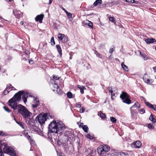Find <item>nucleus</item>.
<instances>
[{
    "label": "nucleus",
    "mask_w": 156,
    "mask_h": 156,
    "mask_svg": "<svg viewBox=\"0 0 156 156\" xmlns=\"http://www.w3.org/2000/svg\"><path fill=\"white\" fill-rule=\"evenodd\" d=\"M64 126L63 124L53 121L49 125V129L52 133L60 134L63 131Z\"/></svg>",
    "instance_id": "obj_1"
},
{
    "label": "nucleus",
    "mask_w": 156,
    "mask_h": 156,
    "mask_svg": "<svg viewBox=\"0 0 156 156\" xmlns=\"http://www.w3.org/2000/svg\"><path fill=\"white\" fill-rule=\"evenodd\" d=\"M18 112L21 114L24 118L30 119L32 113L29 112L24 106L21 105H18Z\"/></svg>",
    "instance_id": "obj_2"
},
{
    "label": "nucleus",
    "mask_w": 156,
    "mask_h": 156,
    "mask_svg": "<svg viewBox=\"0 0 156 156\" xmlns=\"http://www.w3.org/2000/svg\"><path fill=\"white\" fill-rule=\"evenodd\" d=\"M4 146L3 148V151L5 153H6L10 156H17L16 151L12 147L8 145L5 143H3L2 147Z\"/></svg>",
    "instance_id": "obj_3"
},
{
    "label": "nucleus",
    "mask_w": 156,
    "mask_h": 156,
    "mask_svg": "<svg viewBox=\"0 0 156 156\" xmlns=\"http://www.w3.org/2000/svg\"><path fill=\"white\" fill-rule=\"evenodd\" d=\"M110 150L109 146L106 144L101 145L99 146L97 149L98 154L100 155L105 152L109 151Z\"/></svg>",
    "instance_id": "obj_4"
},
{
    "label": "nucleus",
    "mask_w": 156,
    "mask_h": 156,
    "mask_svg": "<svg viewBox=\"0 0 156 156\" xmlns=\"http://www.w3.org/2000/svg\"><path fill=\"white\" fill-rule=\"evenodd\" d=\"M47 114L46 113H41L38 115L36 118V120L40 124H43L44 123L46 120Z\"/></svg>",
    "instance_id": "obj_5"
},
{
    "label": "nucleus",
    "mask_w": 156,
    "mask_h": 156,
    "mask_svg": "<svg viewBox=\"0 0 156 156\" xmlns=\"http://www.w3.org/2000/svg\"><path fill=\"white\" fill-rule=\"evenodd\" d=\"M120 97L124 103L127 104H129L131 103V101L129 99V96L126 92L122 91Z\"/></svg>",
    "instance_id": "obj_6"
},
{
    "label": "nucleus",
    "mask_w": 156,
    "mask_h": 156,
    "mask_svg": "<svg viewBox=\"0 0 156 156\" xmlns=\"http://www.w3.org/2000/svg\"><path fill=\"white\" fill-rule=\"evenodd\" d=\"M16 102L15 98H12L8 102V105L13 109L16 110L18 108V105Z\"/></svg>",
    "instance_id": "obj_7"
},
{
    "label": "nucleus",
    "mask_w": 156,
    "mask_h": 156,
    "mask_svg": "<svg viewBox=\"0 0 156 156\" xmlns=\"http://www.w3.org/2000/svg\"><path fill=\"white\" fill-rule=\"evenodd\" d=\"M58 38L59 40L62 43H65L68 41V37L65 34L59 33L58 35Z\"/></svg>",
    "instance_id": "obj_8"
},
{
    "label": "nucleus",
    "mask_w": 156,
    "mask_h": 156,
    "mask_svg": "<svg viewBox=\"0 0 156 156\" xmlns=\"http://www.w3.org/2000/svg\"><path fill=\"white\" fill-rule=\"evenodd\" d=\"M66 137H63L62 139H59L57 141V143L59 145H61L62 144L63 145H66V143L68 142V140H69V139H66Z\"/></svg>",
    "instance_id": "obj_9"
},
{
    "label": "nucleus",
    "mask_w": 156,
    "mask_h": 156,
    "mask_svg": "<svg viewBox=\"0 0 156 156\" xmlns=\"http://www.w3.org/2000/svg\"><path fill=\"white\" fill-rule=\"evenodd\" d=\"M108 156H117V155L118 156L119 155L120 156H128V154L125 152H122L116 153L115 152V154L114 153H109L108 154Z\"/></svg>",
    "instance_id": "obj_10"
},
{
    "label": "nucleus",
    "mask_w": 156,
    "mask_h": 156,
    "mask_svg": "<svg viewBox=\"0 0 156 156\" xmlns=\"http://www.w3.org/2000/svg\"><path fill=\"white\" fill-rule=\"evenodd\" d=\"M141 144L139 141L134 142L131 144L132 147L136 148H139L141 146Z\"/></svg>",
    "instance_id": "obj_11"
},
{
    "label": "nucleus",
    "mask_w": 156,
    "mask_h": 156,
    "mask_svg": "<svg viewBox=\"0 0 156 156\" xmlns=\"http://www.w3.org/2000/svg\"><path fill=\"white\" fill-rule=\"evenodd\" d=\"M22 91H20L16 93L13 98H15L16 101H19L21 99Z\"/></svg>",
    "instance_id": "obj_12"
},
{
    "label": "nucleus",
    "mask_w": 156,
    "mask_h": 156,
    "mask_svg": "<svg viewBox=\"0 0 156 156\" xmlns=\"http://www.w3.org/2000/svg\"><path fill=\"white\" fill-rule=\"evenodd\" d=\"M21 96H22V98L24 103H26L27 101V98L28 97V94L27 92L22 91L21 93Z\"/></svg>",
    "instance_id": "obj_13"
},
{
    "label": "nucleus",
    "mask_w": 156,
    "mask_h": 156,
    "mask_svg": "<svg viewBox=\"0 0 156 156\" xmlns=\"http://www.w3.org/2000/svg\"><path fill=\"white\" fill-rule=\"evenodd\" d=\"M146 74H145V75L143 78L144 80L145 83L148 84H151L153 82V80H150V79L146 78Z\"/></svg>",
    "instance_id": "obj_14"
},
{
    "label": "nucleus",
    "mask_w": 156,
    "mask_h": 156,
    "mask_svg": "<svg viewBox=\"0 0 156 156\" xmlns=\"http://www.w3.org/2000/svg\"><path fill=\"white\" fill-rule=\"evenodd\" d=\"M83 23L85 25H87L90 28H93V23H92V22L88 20H84L83 21Z\"/></svg>",
    "instance_id": "obj_15"
},
{
    "label": "nucleus",
    "mask_w": 156,
    "mask_h": 156,
    "mask_svg": "<svg viewBox=\"0 0 156 156\" xmlns=\"http://www.w3.org/2000/svg\"><path fill=\"white\" fill-rule=\"evenodd\" d=\"M44 17V15L41 14L37 15L35 18V20L36 21H39L40 23H42V20Z\"/></svg>",
    "instance_id": "obj_16"
},
{
    "label": "nucleus",
    "mask_w": 156,
    "mask_h": 156,
    "mask_svg": "<svg viewBox=\"0 0 156 156\" xmlns=\"http://www.w3.org/2000/svg\"><path fill=\"white\" fill-rule=\"evenodd\" d=\"M39 105V101L37 99H34L33 101V104L32 105V106L34 108H37Z\"/></svg>",
    "instance_id": "obj_17"
},
{
    "label": "nucleus",
    "mask_w": 156,
    "mask_h": 156,
    "mask_svg": "<svg viewBox=\"0 0 156 156\" xmlns=\"http://www.w3.org/2000/svg\"><path fill=\"white\" fill-rule=\"evenodd\" d=\"M145 42L148 44L152 43L155 42V40L153 38H149L145 40Z\"/></svg>",
    "instance_id": "obj_18"
},
{
    "label": "nucleus",
    "mask_w": 156,
    "mask_h": 156,
    "mask_svg": "<svg viewBox=\"0 0 156 156\" xmlns=\"http://www.w3.org/2000/svg\"><path fill=\"white\" fill-rule=\"evenodd\" d=\"M74 136L73 131H68L66 132L65 134V136Z\"/></svg>",
    "instance_id": "obj_19"
},
{
    "label": "nucleus",
    "mask_w": 156,
    "mask_h": 156,
    "mask_svg": "<svg viewBox=\"0 0 156 156\" xmlns=\"http://www.w3.org/2000/svg\"><path fill=\"white\" fill-rule=\"evenodd\" d=\"M56 47L57 50V51L61 56L62 55V50L60 46L59 45H57Z\"/></svg>",
    "instance_id": "obj_20"
},
{
    "label": "nucleus",
    "mask_w": 156,
    "mask_h": 156,
    "mask_svg": "<svg viewBox=\"0 0 156 156\" xmlns=\"http://www.w3.org/2000/svg\"><path fill=\"white\" fill-rule=\"evenodd\" d=\"M121 65L123 69L125 71H128V69L127 67L124 64V62H122Z\"/></svg>",
    "instance_id": "obj_21"
},
{
    "label": "nucleus",
    "mask_w": 156,
    "mask_h": 156,
    "mask_svg": "<svg viewBox=\"0 0 156 156\" xmlns=\"http://www.w3.org/2000/svg\"><path fill=\"white\" fill-rule=\"evenodd\" d=\"M101 0H96L94 3L93 5L94 6H96L98 5H100L102 3Z\"/></svg>",
    "instance_id": "obj_22"
},
{
    "label": "nucleus",
    "mask_w": 156,
    "mask_h": 156,
    "mask_svg": "<svg viewBox=\"0 0 156 156\" xmlns=\"http://www.w3.org/2000/svg\"><path fill=\"white\" fill-rule=\"evenodd\" d=\"M98 115L101 118H105L106 116L104 113H102L101 112H99L98 113Z\"/></svg>",
    "instance_id": "obj_23"
},
{
    "label": "nucleus",
    "mask_w": 156,
    "mask_h": 156,
    "mask_svg": "<svg viewBox=\"0 0 156 156\" xmlns=\"http://www.w3.org/2000/svg\"><path fill=\"white\" fill-rule=\"evenodd\" d=\"M149 119L153 123H154L156 122V119H154L153 116L151 115L149 118Z\"/></svg>",
    "instance_id": "obj_24"
},
{
    "label": "nucleus",
    "mask_w": 156,
    "mask_h": 156,
    "mask_svg": "<svg viewBox=\"0 0 156 156\" xmlns=\"http://www.w3.org/2000/svg\"><path fill=\"white\" fill-rule=\"evenodd\" d=\"M16 122L21 127L23 128H24V124L22 122H18L15 120Z\"/></svg>",
    "instance_id": "obj_25"
},
{
    "label": "nucleus",
    "mask_w": 156,
    "mask_h": 156,
    "mask_svg": "<svg viewBox=\"0 0 156 156\" xmlns=\"http://www.w3.org/2000/svg\"><path fill=\"white\" fill-rule=\"evenodd\" d=\"M28 140L30 142L31 146H33L34 144V141L31 138V137H27Z\"/></svg>",
    "instance_id": "obj_26"
},
{
    "label": "nucleus",
    "mask_w": 156,
    "mask_h": 156,
    "mask_svg": "<svg viewBox=\"0 0 156 156\" xmlns=\"http://www.w3.org/2000/svg\"><path fill=\"white\" fill-rule=\"evenodd\" d=\"M77 87L80 89V93L82 94H83L84 93L83 89L84 87L83 86H80L79 85L77 86Z\"/></svg>",
    "instance_id": "obj_27"
},
{
    "label": "nucleus",
    "mask_w": 156,
    "mask_h": 156,
    "mask_svg": "<svg viewBox=\"0 0 156 156\" xmlns=\"http://www.w3.org/2000/svg\"><path fill=\"white\" fill-rule=\"evenodd\" d=\"M82 128L85 132H87L89 129L87 125H84Z\"/></svg>",
    "instance_id": "obj_28"
},
{
    "label": "nucleus",
    "mask_w": 156,
    "mask_h": 156,
    "mask_svg": "<svg viewBox=\"0 0 156 156\" xmlns=\"http://www.w3.org/2000/svg\"><path fill=\"white\" fill-rule=\"evenodd\" d=\"M140 107V105L138 103H135L132 107L130 108V109H131L132 108H139Z\"/></svg>",
    "instance_id": "obj_29"
},
{
    "label": "nucleus",
    "mask_w": 156,
    "mask_h": 156,
    "mask_svg": "<svg viewBox=\"0 0 156 156\" xmlns=\"http://www.w3.org/2000/svg\"><path fill=\"white\" fill-rule=\"evenodd\" d=\"M6 88H8V90H10V91L12 90H15V89L11 85H8Z\"/></svg>",
    "instance_id": "obj_30"
},
{
    "label": "nucleus",
    "mask_w": 156,
    "mask_h": 156,
    "mask_svg": "<svg viewBox=\"0 0 156 156\" xmlns=\"http://www.w3.org/2000/svg\"><path fill=\"white\" fill-rule=\"evenodd\" d=\"M8 89V88H6V89L2 92V94L4 95H6L8 94L10 91V90H9Z\"/></svg>",
    "instance_id": "obj_31"
},
{
    "label": "nucleus",
    "mask_w": 156,
    "mask_h": 156,
    "mask_svg": "<svg viewBox=\"0 0 156 156\" xmlns=\"http://www.w3.org/2000/svg\"><path fill=\"white\" fill-rule=\"evenodd\" d=\"M66 13L68 16L69 18H71L72 20V14L69 12H68L67 11H66Z\"/></svg>",
    "instance_id": "obj_32"
},
{
    "label": "nucleus",
    "mask_w": 156,
    "mask_h": 156,
    "mask_svg": "<svg viewBox=\"0 0 156 156\" xmlns=\"http://www.w3.org/2000/svg\"><path fill=\"white\" fill-rule=\"evenodd\" d=\"M110 119L111 121L113 123H115L116 122V119L113 116L111 117Z\"/></svg>",
    "instance_id": "obj_33"
},
{
    "label": "nucleus",
    "mask_w": 156,
    "mask_h": 156,
    "mask_svg": "<svg viewBox=\"0 0 156 156\" xmlns=\"http://www.w3.org/2000/svg\"><path fill=\"white\" fill-rule=\"evenodd\" d=\"M56 90L57 93L59 94H62L63 93V92L61 90V89L59 88V87H58L57 88Z\"/></svg>",
    "instance_id": "obj_34"
},
{
    "label": "nucleus",
    "mask_w": 156,
    "mask_h": 156,
    "mask_svg": "<svg viewBox=\"0 0 156 156\" xmlns=\"http://www.w3.org/2000/svg\"><path fill=\"white\" fill-rule=\"evenodd\" d=\"M59 86H58L57 84L55 82L54 84L53 85V87L54 89H53V91H55L56 89Z\"/></svg>",
    "instance_id": "obj_35"
},
{
    "label": "nucleus",
    "mask_w": 156,
    "mask_h": 156,
    "mask_svg": "<svg viewBox=\"0 0 156 156\" xmlns=\"http://www.w3.org/2000/svg\"><path fill=\"white\" fill-rule=\"evenodd\" d=\"M51 44L52 45H54L55 44V42L54 41V38L52 37L51 40Z\"/></svg>",
    "instance_id": "obj_36"
},
{
    "label": "nucleus",
    "mask_w": 156,
    "mask_h": 156,
    "mask_svg": "<svg viewBox=\"0 0 156 156\" xmlns=\"http://www.w3.org/2000/svg\"><path fill=\"white\" fill-rule=\"evenodd\" d=\"M3 143H2V142L0 140V155H1L2 152V147Z\"/></svg>",
    "instance_id": "obj_37"
},
{
    "label": "nucleus",
    "mask_w": 156,
    "mask_h": 156,
    "mask_svg": "<svg viewBox=\"0 0 156 156\" xmlns=\"http://www.w3.org/2000/svg\"><path fill=\"white\" fill-rule=\"evenodd\" d=\"M67 95L68 98H71L72 97V94L71 92H69L67 93Z\"/></svg>",
    "instance_id": "obj_38"
},
{
    "label": "nucleus",
    "mask_w": 156,
    "mask_h": 156,
    "mask_svg": "<svg viewBox=\"0 0 156 156\" xmlns=\"http://www.w3.org/2000/svg\"><path fill=\"white\" fill-rule=\"evenodd\" d=\"M3 108L6 111L8 112H11V110L7 107L4 106L3 107Z\"/></svg>",
    "instance_id": "obj_39"
},
{
    "label": "nucleus",
    "mask_w": 156,
    "mask_h": 156,
    "mask_svg": "<svg viewBox=\"0 0 156 156\" xmlns=\"http://www.w3.org/2000/svg\"><path fill=\"white\" fill-rule=\"evenodd\" d=\"M141 57H142L144 58V60H147L148 59V57L146 56V55L144 53H143V55H141Z\"/></svg>",
    "instance_id": "obj_40"
},
{
    "label": "nucleus",
    "mask_w": 156,
    "mask_h": 156,
    "mask_svg": "<svg viewBox=\"0 0 156 156\" xmlns=\"http://www.w3.org/2000/svg\"><path fill=\"white\" fill-rule=\"evenodd\" d=\"M125 1L127 2H131L132 3H136V2L134 0H125Z\"/></svg>",
    "instance_id": "obj_41"
},
{
    "label": "nucleus",
    "mask_w": 156,
    "mask_h": 156,
    "mask_svg": "<svg viewBox=\"0 0 156 156\" xmlns=\"http://www.w3.org/2000/svg\"><path fill=\"white\" fill-rule=\"evenodd\" d=\"M148 127L149 129H153L154 128V127L153 125L151 123H149L148 125Z\"/></svg>",
    "instance_id": "obj_42"
},
{
    "label": "nucleus",
    "mask_w": 156,
    "mask_h": 156,
    "mask_svg": "<svg viewBox=\"0 0 156 156\" xmlns=\"http://www.w3.org/2000/svg\"><path fill=\"white\" fill-rule=\"evenodd\" d=\"M7 136V134L3 133L2 131H0V136Z\"/></svg>",
    "instance_id": "obj_43"
},
{
    "label": "nucleus",
    "mask_w": 156,
    "mask_h": 156,
    "mask_svg": "<svg viewBox=\"0 0 156 156\" xmlns=\"http://www.w3.org/2000/svg\"><path fill=\"white\" fill-rule=\"evenodd\" d=\"M151 108H152L154 110L156 111V105H152V106L150 107Z\"/></svg>",
    "instance_id": "obj_44"
},
{
    "label": "nucleus",
    "mask_w": 156,
    "mask_h": 156,
    "mask_svg": "<svg viewBox=\"0 0 156 156\" xmlns=\"http://www.w3.org/2000/svg\"><path fill=\"white\" fill-rule=\"evenodd\" d=\"M109 20L111 21L112 22H114L115 20V18L113 17H110L109 18Z\"/></svg>",
    "instance_id": "obj_45"
},
{
    "label": "nucleus",
    "mask_w": 156,
    "mask_h": 156,
    "mask_svg": "<svg viewBox=\"0 0 156 156\" xmlns=\"http://www.w3.org/2000/svg\"><path fill=\"white\" fill-rule=\"evenodd\" d=\"M75 106L77 108H80L81 107V105L80 103H78L75 104Z\"/></svg>",
    "instance_id": "obj_46"
},
{
    "label": "nucleus",
    "mask_w": 156,
    "mask_h": 156,
    "mask_svg": "<svg viewBox=\"0 0 156 156\" xmlns=\"http://www.w3.org/2000/svg\"><path fill=\"white\" fill-rule=\"evenodd\" d=\"M140 111L141 114H143L145 112V111L143 109H140Z\"/></svg>",
    "instance_id": "obj_47"
},
{
    "label": "nucleus",
    "mask_w": 156,
    "mask_h": 156,
    "mask_svg": "<svg viewBox=\"0 0 156 156\" xmlns=\"http://www.w3.org/2000/svg\"><path fill=\"white\" fill-rule=\"evenodd\" d=\"M114 49H115L114 47H113L112 48H111L109 50V52L110 53H112V52H113V51L114 50Z\"/></svg>",
    "instance_id": "obj_48"
},
{
    "label": "nucleus",
    "mask_w": 156,
    "mask_h": 156,
    "mask_svg": "<svg viewBox=\"0 0 156 156\" xmlns=\"http://www.w3.org/2000/svg\"><path fill=\"white\" fill-rule=\"evenodd\" d=\"M112 90V88L111 87H109V88H108V90H109V92L111 93V94L112 95V92H113V90Z\"/></svg>",
    "instance_id": "obj_49"
},
{
    "label": "nucleus",
    "mask_w": 156,
    "mask_h": 156,
    "mask_svg": "<svg viewBox=\"0 0 156 156\" xmlns=\"http://www.w3.org/2000/svg\"><path fill=\"white\" fill-rule=\"evenodd\" d=\"M53 78L55 80H58L59 79V77L57 76H53Z\"/></svg>",
    "instance_id": "obj_50"
},
{
    "label": "nucleus",
    "mask_w": 156,
    "mask_h": 156,
    "mask_svg": "<svg viewBox=\"0 0 156 156\" xmlns=\"http://www.w3.org/2000/svg\"><path fill=\"white\" fill-rule=\"evenodd\" d=\"M85 110V108L83 107H82L80 109V111L81 112H83Z\"/></svg>",
    "instance_id": "obj_51"
},
{
    "label": "nucleus",
    "mask_w": 156,
    "mask_h": 156,
    "mask_svg": "<svg viewBox=\"0 0 156 156\" xmlns=\"http://www.w3.org/2000/svg\"><path fill=\"white\" fill-rule=\"evenodd\" d=\"M146 105L148 106L150 108V107L152 106V104H151L149 102H146Z\"/></svg>",
    "instance_id": "obj_52"
},
{
    "label": "nucleus",
    "mask_w": 156,
    "mask_h": 156,
    "mask_svg": "<svg viewBox=\"0 0 156 156\" xmlns=\"http://www.w3.org/2000/svg\"><path fill=\"white\" fill-rule=\"evenodd\" d=\"M112 96H111V99L113 100L115 98V94L114 93L113 94H112V95L111 94Z\"/></svg>",
    "instance_id": "obj_53"
},
{
    "label": "nucleus",
    "mask_w": 156,
    "mask_h": 156,
    "mask_svg": "<svg viewBox=\"0 0 156 156\" xmlns=\"http://www.w3.org/2000/svg\"><path fill=\"white\" fill-rule=\"evenodd\" d=\"M79 127H80V128L81 127L82 128L84 126V125H83V124L82 123H80V124H79Z\"/></svg>",
    "instance_id": "obj_54"
},
{
    "label": "nucleus",
    "mask_w": 156,
    "mask_h": 156,
    "mask_svg": "<svg viewBox=\"0 0 156 156\" xmlns=\"http://www.w3.org/2000/svg\"><path fill=\"white\" fill-rule=\"evenodd\" d=\"M137 52L139 53L140 55V56L141 57V55H142L144 53H142L141 51L140 50H138L137 51Z\"/></svg>",
    "instance_id": "obj_55"
},
{
    "label": "nucleus",
    "mask_w": 156,
    "mask_h": 156,
    "mask_svg": "<svg viewBox=\"0 0 156 156\" xmlns=\"http://www.w3.org/2000/svg\"><path fill=\"white\" fill-rule=\"evenodd\" d=\"M24 133H27V135H26V136H30L28 134V133H27V131H24Z\"/></svg>",
    "instance_id": "obj_56"
},
{
    "label": "nucleus",
    "mask_w": 156,
    "mask_h": 156,
    "mask_svg": "<svg viewBox=\"0 0 156 156\" xmlns=\"http://www.w3.org/2000/svg\"><path fill=\"white\" fill-rule=\"evenodd\" d=\"M87 156H94L93 155H92V153H90L89 154H88L87 155Z\"/></svg>",
    "instance_id": "obj_57"
},
{
    "label": "nucleus",
    "mask_w": 156,
    "mask_h": 156,
    "mask_svg": "<svg viewBox=\"0 0 156 156\" xmlns=\"http://www.w3.org/2000/svg\"><path fill=\"white\" fill-rule=\"evenodd\" d=\"M153 69L154 72H156V66L153 68Z\"/></svg>",
    "instance_id": "obj_58"
},
{
    "label": "nucleus",
    "mask_w": 156,
    "mask_h": 156,
    "mask_svg": "<svg viewBox=\"0 0 156 156\" xmlns=\"http://www.w3.org/2000/svg\"><path fill=\"white\" fill-rule=\"evenodd\" d=\"M48 138L50 140H51V141L53 142H54V141H53V140H52V137H48Z\"/></svg>",
    "instance_id": "obj_59"
},
{
    "label": "nucleus",
    "mask_w": 156,
    "mask_h": 156,
    "mask_svg": "<svg viewBox=\"0 0 156 156\" xmlns=\"http://www.w3.org/2000/svg\"><path fill=\"white\" fill-rule=\"evenodd\" d=\"M29 63L30 64H32L33 63V62L32 60H29Z\"/></svg>",
    "instance_id": "obj_60"
},
{
    "label": "nucleus",
    "mask_w": 156,
    "mask_h": 156,
    "mask_svg": "<svg viewBox=\"0 0 156 156\" xmlns=\"http://www.w3.org/2000/svg\"><path fill=\"white\" fill-rule=\"evenodd\" d=\"M49 0V4H51V3L53 1V0Z\"/></svg>",
    "instance_id": "obj_61"
},
{
    "label": "nucleus",
    "mask_w": 156,
    "mask_h": 156,
    "mask_svg": "<svg viewBox=\"0 0 156 156\" xmlns=\"http://www.w3.org/2000/svg\"><path fill=\"white\" fill-rule=\"evenodd\" d=\"M87 137L90 140H92L94 138V137Z\"/></svg>",
    "instance_id": "obj_62"
},
{
    "label": "nucleus",
    "mask_w": 156,
    "mask_h": 156,
    "mask_svg": "<svg viewBox=\"0 0 156 156\" xmlns=\"http://www.w3.org/2000/svg\"><path fill=\"white\" fill-rule=\"evenodd\" d=\"M62 9L64 10L65 12H66V11H67L64 8H62Z\"/></svg>",
    "instance_id": "obj_63"
},
{
    "label": "nucleus",
    "mask_w": 156,
    "mask_h": 156,
    "mask_svg": "<svg viewBox=\"0 0 156 156\" xmlns=\"http://www.w3.org/2000/svg\"><path fill=\"white\" fill-rule=\"evenodd\" d=\"M20 23H21V24L23 25V22L21 21V22H20Z\"/></svg>",
    "instance_id": "obj_64"
}]
</instances>
